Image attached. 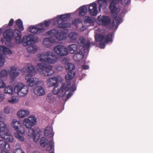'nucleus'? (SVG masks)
I'll use <instances>...</instances> for the list:
<instances>
[{
    "label": "nucleus",
    "mask_w": 153,
    "mask_h": 153,
    "mask_svg": "<svg viewBox=\"0 0 153 153\" xmlns=\"http://www.w3.org/2000/svg\"><path fill=\"white\" fill-rule=\"evenodd\" d=\"M9 74L10 79L12 81H13L19 75V71L16 67L12 66L10 68Z\"/></svg>",
    "instance_id": "nucleus-18"
},
{
    "label": "nucleus",
    "mask_w": 153,
    "mask_h": 153,
    "mask_svg": "<svg viewBox=\"0 0 153 153\" xmlns=\"http://www.w3.org/2000/svg\"><path fill=\"white\" fill-rule=\"evenodd\" d=\"M66 69L68 71V73L65 76V80L67 82L69 83L70 80L74 77L75 75L74 72L73 71L75 69L74 64L71 63H67L65 65Z\"/></svg>",
    "instance_id": "nucleus-10"
},
{
    "label": "nucleus",
    "mask_w": 153,
    "mask_h": 153,
    "mask_svg": "<svg viewBox=\"0 0 153 153\" xmlns=\"http://www.w3.org/2000/svg\"><path fill=\"white\" fill-rule=\"evenodd\" d=\"M13 153H25L21 148H18L13 150Z\"/></svg>",
    "instance_id": "nucleus-46"
},
{
    "label": "nucleus",
    "mask_w": 153,
    "mask_h": 153,
    "mask_svg": "<svg viewBox=\"0 0 153 153\" xmlns=\"http://www.w3.org/2000/svg\"><path fill=\"white\" fill-rule=\"evenodd\" d=\"M32 153H40L38 152H33Z\"/></svg>",
    "instance_id": "nucleus-60"
},
{
    "label": "nucleus",
    "mask_w": 153,
    "mask_h": 153,
    "mask_svg": "<svg viewBox=\"0 0 153 153\" xmlns=\"http://www.w3.org/2000/svg\"><path fill=\"white\" fill-rule=\"evenodd\" d=\"M53 50L56 54L61 56H66L68 54L67 48L65 46L60 45L56 46Z\"/></svg>",
    "instance_id": "nucleus-12"
},
{
    "label": "nucleus",
    "mask_w": 153,
    "mask_h": 153,
    "mask_svg": "<svg viewBox=\"0 0 153 153\" xmlns=\"http://www.w3.org/2000/svg\"><path fill=\"white\" fill-rule=\"evenodd\" d=\"M0 53H3L6 55H11L12 51L10 50L4 46L0 45Z\"/></svg>",
    "instance_id": "nucleus-32"
},
{
    "label": "nucleus",
    "mask_w": 153,
    "mask_h": 153,
    "mask_svg": "<svg viewBox=\"0 0 153 153\" xmlns=\"http://www.w3.org/2000/svg\"><path fill=\"white\" fill-rule=\"evenodd\" d=\"M84 21L85 23H91L93 22L92 18L88 16H85L84 17Z\"/></svg>",
    "instance_id": "nucleus-43"
},
{
    "label": "nucleus",
    "mask_w": 153,
    "mask_h": 153,
    "mask_svg": "<svg viewBox=\"0 0 153 153\" xmlns=\"http://www.w3.org/2000/svg\"><path fill=\"white\" fill-rule=\"evenodd\" d=\"M100 47L101 48H103L105 47L104 44L102 42H100Z\"/></svg>",
    "instance_id": "nucleus-55"
},
{
    "label": "nucleus",
    "mask_w": 153,
    "mask_h": 153,
    "mask_svg": "<svg viewBox=\"0 0 153 153\" xmlns=\"http://www.w3.org/2000/svg\"><path fill=\"white\" fill-rule=\"evenodd\" d=\"M48 140L45 137H43L41 139L40 141L41 145L42 146L44 147L45 146L48 145L49 143V140Z\"/></svg>",
    "instance_id": "nucleus-38"
},
{
    "label": "nucleus",
    "mask_w": 153,
    "mask_h": 153,
    "mask_svg": "<svg viewBox=\"0 0 153 153\" xmlns=\"http://www.w3.org/2000/svg\"><path fill=\"white\" fill-rule=\"evenodd\" d=\"M84 56V55L80 51L79 53H77L74 55L73 59L75 61H79Z\"/></svg>",
    "instance_id": "nucleus-35"
},
{
    "label": "nucleus",
    "mask_w": 153,
    "mask_h": 153,
    "mask_svg": "<svg viewBox=\"0 0 153 153\" xmlns=\"http://www.w3.org/2000/svg\"><path fill=\"white\" fill-rule=\"evenodd\" d=\"M29 129L27 133L28 135L30 137H31L34 136L35 133L33 129L31 128Z\"/></svg>",
    "instance_id": "nucleus-44"
},
{
    "label": "nucleus",
    "mask_w": 153,
    "mask_h": 153,
    "mask_svg": "<svg viewBox=\"0 0 153 153\" xmlns=\"http://www.w3.org/2000/svg\"><path fill=\"white\" fill-rule=\"evenodd\" d=\"M0 137L9 143H12L14 140L13 137L11 135L9 131L3 134L2 136H0Z\"/></svg>",
    "instance_id": "nucleus-23"
},
{
    "label": "nucleus",
    "mask_w": 153,
    "mask_h": 153,
    "mask_svg": "<svg viewBox=\"0 0 153 153\" xmlns=\"http://www.w3.org/2000/svg\"><path fill=\"white\" fill-rule=\"evenodd\" d=\"M11 126L16 131L15 137L19 140L23 141L24 140L25 128L21 122L16 119L13 120L11 122Z\"/></svg>",
    "instance_id": "nucleus-5"
},
{
    "label": "nucleus",
    "mask_w": 153,
    "mask_h": 153,
    "mask_svg": "<svg viewBox=\"0 0 153 153\" xmlns=\"http://www.w3.org/2000/svg\"><path fill=\"white\" fill-rule=\"evenodd\" d=\"M6 86L5 82L3 80L0 79V88H3Z\"/></svg>",
    "instance_id": "nucleus-47"
},
{
    "label": "nucleus",
    "mask_w": 153,
    "mask_h": 153,
    "mask_svg": "<svg viewBox=\"0 0 153 153\" xmlns=\"http://www.w3.org/2000/svg\"><path fill=\"white\" fill-rule=\"evenodd\" d=\"M52 20L45 21L43 23L34 25H31L28 27L29 31L31 33L38 34L43 32L45 30V27L48 26Z\"/></svg>",
    "instance_id": "nucleus-7"
},
{
    "label": "nucleus",
    "mask_w": 153,
    "mask_h": 153,
    "mask_svg": "<svg viewBox=\"0 0 153 153\" xmlns=\"http://www.w3.org/2000/svg\"><path fill=\"white\" fill-rule=\"evenodd\" d=\"M3 36L6 40L5 42L6 45L7 42L10 41L12 38L15 39L16 43L19 44L22 43L25 47L34 44L38 41L37 38L32 34L25 36L22 39V33L17 29L13 31L11 30H7L4 32Z\"/></svg>",
    "instance_id": "nucleus-2"
},
{
    "label": "nucleus",
    "mask_w": 153,
    "mask_h": 153,
    "mask_svg": "<svg viewBox=\"0 0 153 153\" xmlns=\"http://www.w3.org/2000/svg\"><path fill=\"white\" fill-rule=\"evenodd\" d=\"M37 119L33 115L30 116L27 118L25 119L23 121V124L27 128H31L36 124Z\"/></svg>",
    "instance_id": "nucleus-11"
},
{
    "label": "nucleus",
    "mask_w": 153,
    "mask_h": 153,
    "mask_svg": "<svg viewBox=\"0 0 153 153\" xmlns=\"http://www.w3.org/2000/svg\"><path fill=\"white\" fill-rule=\"evenodd\" d=\"M2 113L0 112V119H1L2 118Z\"/></svg>",
    "instance_id": "nucleus-59"
},
{
    "label": "nucleus",
    "mask_w": 153,
    "mask_h": 153,
    "mask_svg": "<svg viewBox=\"0 0 153 153\" xmlns=\"http://www.w3.org/2000/svg\"><path fill=\"white\" fill-rule=\"evenodd\" d=\"M28 91L27 87L21 83L17 84L14 87V91L20 97L26 96Z\"/></svg>",
    "instance_id": "nucleus-9"
},
{
    "label": "nucleus",
    "mask_w": 153,
    "mask_h": 153,
    "mask_svg": "<svg viewBox=\"0 0 153 153\" xmlns=\"http://www.w3.org/2000/svg\"><path fill=\"white\" fill-rule=\"evenodd\" d=\"M70 15L68 13L58 15L56 18H55L53 19H51L52 24L54 25H56L59 28H63L69 27L71 25L69 23H65L66 21L70 17Z\"/></svg>",
    "instance_id": "nucleus-4"
},
{
    "label": "nucleus",
    "mask_w": 153,
    "mask_h": 153,
    "mask_svg": "<svg viewBox=\"0 0 153 153\" xmlns=\"http://www.w3.org/2000/svg\"><path fill=\"white\" fill-rule=\"evenodd\" d=\"M26 71L27 72V75L32 76L35 75L36 74V69L31 63H30L27 64V68Z\"/></svg>",
    "instance_id": "nucleus-25"
},
{
    "label": "nucleus",
    "mask_w": 153,
    "mask_h": 153,
    "mask_svg": "<svg viewBox=\"0 0 153 153\" xmlns=\"http://www.w3.org/2000/svg\"><path fill=\"white\" fill-rule=\"evenodd\" d=\"M123 6H126L129 4L130 2V0H120Z\"/></svg>",
    "instance_id": "nucleus-45"
},
{
    "label": "nucleus",
    "mask_w": 153,
    "mask_h": 153,
    "mask_svg": "<svg viewBox=\"0 0 153 153\" xmlns=\"http://www.w3.org/2000/svg\"><path fill=\"white\" fill-rule=\"evenodd\" d=\"M4 92L5 94H8L10 95H12L14 94V88L11 85H9L6 86L4 88Z\"/></svg>",
    "instance_id": "nucleus-30"
},
{
    "label": "nucleus",
    "mask_w": 153,
    "mask_h": 153,
    "mask_svg": "<svg viewBox=\"0 0 153 153\" xmlns=\"http://www.w3.org/2000/svg\"><path fill=\"white\" fill-rule=\"evenodd\" d=\"M118 1H120V0H118Z\"/></svg>",
    "instance_id": "nucleus-63"
},
{
    "label": "nucleus",
    "mask_w": 153,
    "mask_h": 153,
    "mask_svg": "<svg viewBox=\"0 0 153 153\" xmlns=\"http://www.w3.org/2000/svg\"><path fill=\"white\" fill-rule=\"evenodd\" d=\"M4 41V38H1V42L2 43H3Z\"/></svg>",
    "instance_id": "nucleus-58"
},
{
    "label": "nucleus",
    "mask_w": 153,
    "mask_h": 153,
    "mask_svg": "<svg viewBox=\"0 0 153 153\" xmlns=\"http://www.w3.org/2000/svg\"><path fill=\"white\" fill-rule=\"evenodd\" d=\"M9 131L5 123L3 121H0V136H2L3 134Z\"/></svg>",
    "instance_id": "nucleus-26"
},
{
    "label": "nucleus",
    "mask_w": 153,
    "mask_h": 153,
    "mask_svg": "<svg viewBox=\"0 0 153 153\" xmlns=\"http://www.w3.org/2000/svg\"><path fill=\"white\" fill-rule=\"evenodd\" d=\"M48 35L54 36L56 39L59 41L65 40L67 37L66 33L64 31H59L55 29L49 30L47 33Z\"/></svg>",
    "instance_id": "nucleus-8"
},
{
    "label": "nucleus",
    "mask_w": 153,
    "mask_h": 153,
    "mask_svg": "<svg viewBox=\"0 0 153 153\" xmlns=\"http://www.w3.org/2000/svg\"><path fill=\"white\" fill-rule=\"evenodd\" d=\"M57 43L56 39L52 37H47L44 39L42 42L43 45L47 48H50L53 44Z\"/></svg>",
    "instance_id": "nucleus-16"
},
{
    "label": "nucleus",
    "mask_w": 153,
    "mask_h": 153,
    "mask_svg": "<svg viewBox=\"0 0 153 153\" xmlns=\"http://www.w3.org/2000/svg\"><path fill=\"white\" fill-rule=\"evenodd\" d=\"M77 49V45L74 44L70 45L67 48L68 51L70 53L72 54L74 53Z\"/></svg>",
    "instance_id": "nucleus-34"
},
{
    "label": "nucleus",
    "mask_w": 153,
    "mask_h": 153,
    "mask_svg": "<svg viewBox=\"0 0 153 153\" xmlns=\"http://www.w3.org/2000/svg\"><path fill=\"white\" fill-rule=\"evenodd\" d=\"M9 72L6 69H4L0 71V78H3L7 76Z\"/></svg>",
    "instance_id": "nucleus-41"
},
{
    "label": "nucleus",
    "mask_w": 153,
    "mask_h": 153,
    "mask_svg": "<svg viewBox=\"0 0 153 153\" xmlns=\"http://www.w3.org/2000/svg\"><path fill=\"white\" fill-rule=\"evenodd\" d=\"M52 128L50 126H48L45 130L44 134L45 136L49 137H52L53 136V134L52 132Z\"/></svg>",
    "instance_id": "nucleus-33"
},
{
    "label": "nucleus",
    "mask_w": 153,
    "mask_h": 153,
    "mask_svg": "<svg viewBox=\"0 0 153 153\" xmlns=\"http://www.w3.org/2000/svg\"><path fill=\"white\" fill-rule=\"evenodd\" d=\"M27 52L29 53H35L38 51V47L36 45H33L30 46L27 48Z\"/></svg>",
    "instance_id": "nucleus-31"
},
{
    "label": "nucleus",
    "mask_w": 153,
    "mask_h": 153,
    "mask_svg": "<svg viewBox=\"0 0 153 153\" xmlns=\"http://www.w3.org/2000/svg\"><path fill=\"white\" fill-rule=\"evenodd\" d=\"M87 28V26L83 25L82 27L80 28V30L81 31H83L86 30Z\"/></svg>",
    "instance_id": "nucleus-53"
},
{
    "label": "nucleus",
    "mask_w": 153,
    "mask_h": 153,
    "mask_svg": "<svg viewBox=\"0 0 153 153\" xmlns=\"http://www.w3.org/2000/svg\"><path fill=\"white\" fill-rule=\"evenodd\" d=\"M52 54V51H48L45 52L39 53L37 55V59L39 61L45 62L47 57Z\"/></svg>",
    "instance_id": "nucleus-17"
},
{
    "label": "nucleus",
    "mask_w": 153,
    "mask_h": 153,
    "mask_svg": "<svg viewBox=\"0 0 153 153\" xmlns=\"http://www.w3.org/2000/svg\"><path fill=\"white\" fill-rule=\"evenodd\" d=\"M46 100L48 102L53 103L56 101V98L53 94L49 93L47 95Z\"/></svg>",
    "instance_id": "nucleus-37"
},
{
    "label": "nucleus",
    "mask_w": 153,
    "mask_h": 153,
    "mask_svg": "<svg viewBox=\"0 0 153 153\" xmlns=\"http://www.w3.org/2000/svg\"><path fill=\"white\" fill-rule=\"evenodd\" d=\"M5 61V57L2 54L0 53V67H2L4 66Z\"/></svg>",
    "instance_id": "nucleus-42"
},
{
    "label": "nucleus",
    "mask_w": 153,
    "mask_h": 153,
    "mask_svg": "<svg viewBox=\"0 0 153 153\" xmlns=\"http://www.w3.org/2000/svg\"><path fill=\"white\" fill-rule=\"evenodd\" d=\"M30 75H27L25 77L27 85L29 86H33L38 84L39 79L36 77H29Z\"/></svg>",
    "instance_id": "nucleus-19"
},
{
    "label": "nucleus",
    "mask_w": 153,
    "mask_h": 153,
    "mask_svg": "<svg viewBox=\"0 0 153 153\" xmlns=\"http://www.w3.org/2000/svg\"><path fill=\"white\" fill-rule=\"evenodd\" d=\"M16 24L18 26L19 29L21 30H24L23 26V22L20 19H18L16 21Z\"/></svg>",
    "instance_id": "nucleus-40"
},
{
    "label": "nucleus",
    "mask_w": 153,
    "mask_h": 153,
    "mask_svg": "<svg viewBox=\"0 0 153 153\" xmlns=\"http://www.w3.org/2000/svg\"><path fill=\"white\" fill-rule=\"evenodd\" d=\"M76 11L78 12L79 16H83L85 15L87 12V7L85 6H82L76 10Z\"/></svg>",
    "instance_id": "nucleus-29"
},
{
    "label": "nucleus",
    "mask_w": 153,
    "mask_h": 153,
    "mask_svg": "<svg viewBox=\"0 0 153 153\" xmlns=\"http://www.w3.org/2000/svg\"><path fill=\"white\" fill-rule=\"evenodd\" d=\"M37 71L43 76H48L54 72L53 66L51 65H47L45 63H38L36 66Z\"/></svg>",
    "instance_id": "nucleus-6"
},
{
    "label": "nucleus",
    "mask_w": 153,
    "mask_h": 153,
    "mask_svg": "<svg viewBox=\"0 0 153 153\" xmlns=\"http://www.w3.org/2000/svg\"><path fill=\"white\" fill-rule=\"evenodd\" d=\"M9 46L11 48H12L13 47V46H11V45H10Z\"/></svg>",
    "instance_id": "nucleus-61"
},
{
    "label": "nucleus",
    "mask_w": 153,
    "mask_h": 153,
    "mask_svg": "<svg viewBox=\"0 0 153 153\" xmlns=\"http://www.w3.org/2000/svg\"><path fill=\"white\" fill-rule=\"evenodd\" d=\"M97 23L100 25L106 26L111 22L109 17L107 16H100L97 17Z\"/></svg>",
    "instance_id": "nucleus-15"
},
{
    "label": "nucleus",
    "mask_w": 153,
    "mask_h": 153,
    "mask_svg": "<svg viewBox=\"0 0 153 153\" xmlns=\"http://www.w3.org/2000/svg\"><path fill=\"white\" fill-rule=\"evenodd\" d=\"M30 114V112L28 110L22 109L18 111L17 115L19 118H23L28 116Z\"/></svg>",
    "instance_id": "nucleus-22"
},
{
    "label": "nucleus",
    "mask_w": 153,
    "mask_h": 153,
    "mask_svg": "<svg viewBox=\"0 0 153 153\" xmlns=\"http://www.w3.org/2000/svg\"><path fill=\"white\" fill-rule=\"evenodd\" d=\"M52 55L47 57L45 62L50 64H54L56 62L57 59L52 52Z\"/></svg>",
    "instance_id": "nucleus-24"
},
{
    "label": "nucleus",
    "mask_w": 153,
    "mask_h": 153,
    "mask_svg": "<svg viewBox=\"0 0 153 153\" xmlns=\"http://www.w3.org/2000/svg\"><path fill=\"white\" fill-rule=\"evenodd\" d=\"M82 68L84 69H87L89 68V66L87 65H84L82 66Z\"/></svg>",
    "instance_id": "nucleus-56"
},
{
    "label": "nucleus",
    "mask_w": 153,
    "mask_h": 153,
    "mask_svg": "<svg viewBox=\"0 0 153 153\" xmlns=\"http://www.w3.org/2000/svg\"><path fill=\"white\" fill-rule=\"evenodd\" d=\"M46 150L48 151H50L54 148V143L53 140H50L49 143L47 145Z\"/></svg>",
    "instance_id": "nucleus-39"
},
{
    "label": "nucleus",
    "mask_w": 153,
    "mask_h": 153,
    "mask_svg": "<svg viewBox=\"0 0 153 153\" xmlns=\"http://www.w3.org/2000/svg\"><path fill=\"white\" fill-rule=\"evenodd\" d=\"M35 94L38 96H42L45 94V90L43 87L41 86H36L33 89Z\"/></svg>",
    "instance_id": "nucleus-21"
},
{
    "label": "nucleus",
    "mask_w": 153,
    "mask_h": 153,
    "mask_svg": "<svg viewBox=\"0 0 153 153\" xmlns=\"http://www.w3.org/2000/svg\"><path fill=\"white\" fill-rule=\"evenodd\" d=\"M113 33L109 34L106 37H104V36L100 33L95 34V39L97 42H100L104 40V42L106 44L108 43L109 42H112V38L113 36Z\"/></svg>",
    "instance_id": "nucleus-14"
},
{
    "label": "nucleus",
    "mask_w": 153,
    "mask_h": 153,
    "mask_svg": "<svg viewBox=\"0 0 153 153\" xmlns=\"http://www.w3.org/2000/svg\"><path fill=\"white\" fill-rule=\"evenodd\" d=\"M4 99V95L2 94H0V102H2Z\"/></svg>",
    "instance_id": "nucleus-52"
},
{
    "label": "nucleus",
    "mask_w": 153,
    "mask_h": 153,
    "mask_svg": "<svg viewBox=\"0 0 153 153\" xmlns=\"http://www.w3.org/2000/svg\"><path fill=\"white\" fill-rule=\"evenodd\" d=\"M56 70L58 71H61L63 70V67L60 65H58L56 66Z\"/></svg>",
    "instance_id": "nucleus-50"
},
{
    "label": "nucleus",
    "mask_w": 153,
    "mask_h": 153,
    "mask_svg": "<svg viewBox=\"0 0 153 153\" xmlns=\"http://www.w3.org/2000/svg\"><path fill=\"white\" fill-rule=\"evenodd\" d=\"M95 32L96 33H97V31L96 30L95 31Z\"/></svg>",
    "instance_id": "nucleus-62"
},
{
    "label": "nucleus",
    "mask_w": 153,
    "mask_h": 153,
    "mask_svg": "<svg viewBox=\"0 0 153 153\" xmlns=\"http://www.w3.org/2000/svg\"><path fill=\"white\" fill-rule=\"evenodd\" d=\"M9 150H1V153H9L8 152Z\"/></svg>",
    "instance_id": "nucleus-57"
},
{
    "label": "nucleus",
    "mask_w": 153,
    "mask_h": 153,
    "mask_svg": "<svg viewBox=\"0 0 153 153\" xmlns=\"http://www.w3.org/2000/svg\"><path fill=\"white\" fill-rule=\"evenodd\" d=\"M107 1H111L109 8L111 16L114 17L111 28L116 30L118 25L123 21L122 16L119 14L120 9L116 5V4L119 3L120 1L118 0H97L100 11L101 8H106L108 5Z\"/></svg>",
    "instance_id": "nucleus-3"
},
{
    "label": "nucleus",
    "mask_w": 153,
    "mask_h": 153,
    "mask_svg": "<svg viewBox=\"0 0 153 153\" xmlns=\"http://www.w3.org/2000/svg\"><path fill=\"white\" fill-rule=\"evenodd\" d=\"M78 36L77 33L74 32L70 33L68 35L69 40L71 42H74L76 41Z\"/></svg>",
    "instance_id": "nucleus-28"
},
{
    "label": "nucleus",
    "mask_w": 153,
    "mask_h": 153,
    "mask_svg": "<svg viewBox=\"0 0 153 153\" xmlns=\"http://www.w3.org/2000/svg\"><path fill=\"white\" fill-rule=\"evenodd\" d=\"M19 101V98L18 97L16 96H13L8 99V102L12 104H16Z\"/></svg>",
    "instance_id": "nucleus-36"
},
{
    "label": "nucleus",
    "mask_w": 153,
    "mask_h": 153,
    "mask_svg": "<svg viewBox=\"0 0 153 153\" xmlns=\"http://www.w3.org/2000/svg\"><path fill=\"white\" fill-rule=\"evenodd\" d=\"M62 80V78L60 76L51 77L47 80L46 84L48 87H55L52 91L53 94H58L59 97H65V98L67 99L72 95V93L75 90L76 87L74 85L70 87L69 83L66 82L62 85L59 89L57 88L58 82H61Z\"/></svg>",
    "instance_id": "nucleus-1"
},
{
    "label": "nucleus",
    "mask_w": 153,
    "mask_h": 153,
    "mask_svg": "<svg viewBox=\"0 0 153 153\" xmlns=\"http://www.w3.org/2000/svg\"><path fill=\"white\" fill-rule=\"evenodd\" d=\"M32 137H33V140L35 142H36L38 141L40 138L39 137V136H36L35 134L34 136H33Z\"/></svg>",
    "instance_id": "nucleus-51"
},
{
    "label": "nucleus",
    "mask_w": 153,
    "mask_h": 153,
    "mask_svg": "<svg viewBox=\"0 0 153 153\" xmlns=\"http://www.w3.org/2000/svg\"><path fill=\"white\" fill-rule=\"evenodd\" d=\"M0 149L1 151L3 150H10V145L4 140H0Z\"/></svg>",
    "instance_id": "nucleus-27"
},
{
    "label": "nucleus",
    "mask_w": 153,
    "mask_h": 153,
    "mask_svg": "<svg viewBox=\"0 0 153 153\" xmlns=\"http://www.w3.org/2000/svg\"><path fill=\"white\" fill-rule=\"evenodd\" d=\"M79 48L80 50L83 49L85 52L88 51L90 46V42L89 41H85V38L83 37H80L78 42Z\"/></svg>",
    "instance_id": "nucleus-13"
},
{
    "label": "nucleus",
    "mask_w": 153,
    "mask_h": 153,
    "mask_svg": "<svg viewBox=\"0 0 153 153\" xmlns=\"http://www.w3.org/2000/svg\"><path fill=\"white\" fill-rule=\"evenodd\" d=\"M80 22L79 19H76L73 21L72 24L74 25H76L79 23Z\"/></svg>",
    "instance_id": "nucleus-49"
},
{
    "label": "nucleus",
    "mask_w": 153,
    "mask_h": 153,
    "mask_svg": "<svg viewBox=\"0 0 153 153\" xmlns=\"http://www.w3.org/2000/svg\"><path fill=\"white\" fill-rule=\"evenodd\" d=\"M88 11L91 16L97 15L98 13L97 4L94 2L90 4L88 7Z\"/></svg>",
    "instance_id": "nucleus-20"
},
{
    "label": "nucleus",
    "mask_w": 153,
    "mask_h": 153,
    "mask_svg": "<svg viewBox=\"0 0 153 153\" xmlns=\"http://www.w3.org/2000/svg\"><path fill=\"white\" fill-rule=\"evenodd\" d=\"M14 22V20L13 19H11L9 21V25L10 26L13 25Z\"/></svg>",
    "instance_id": "nucleus-54"
},
{
    "label": "nucleus",
    "mask_w": 153,
    "mask_h": 153,
    "mask_svg": "<svg viewBox=\"0 0 153 153\" xmlns=\"http://www.w3.org/2000/svg\"><path fill=\"white\" fill-rule=\"evenodd\" d=\"M10 107H6L4 109V112L6 114H8L10 113Z\"/></svg>",
    "instance_id": "nucleus-48"
}]
</instances>
